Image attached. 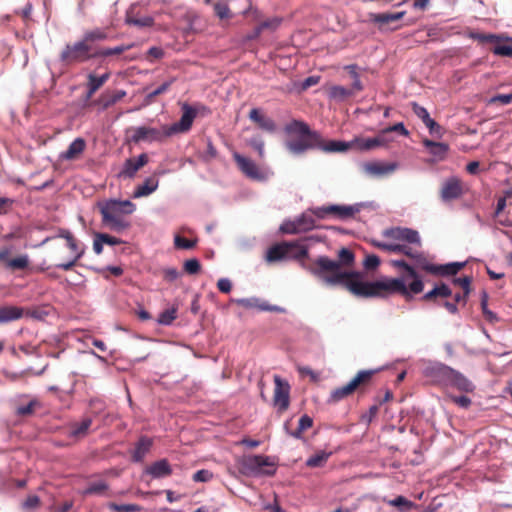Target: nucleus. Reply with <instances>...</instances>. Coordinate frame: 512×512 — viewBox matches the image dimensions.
<instances>
[{"instance_id": "nucleus-1", "label": "nucleus", "mask_w": 512, "mask_h": 512, "mask_svg": "<svg viewBox=\"0 0 512 512\" xmlns=\"http://www.w3.org/2000/svg\"><path fill=\"white\" fill-rule=\"evenodd\" d=\"M284 130L289 135L298 136L297 139L286 142V148L297 155L311 149H319L327 153L344 152L353 145L360 150L368 151L383 146L386 142L382 131L377 137L356 138L352 143L336 140L326 141L318 131L311 130L307 123L300 120H292Z\"/></svg>"}, {"instance_id": "nucleus-2", "label": "nucleus", "mask_w": 512, "mask_h": 512, "mask_svg": "<svg viewBox=\"0 0 512 512\" xmlns=\"http://www.w3.org/2000/svg\"><path fill=\"white\" fill-rule=\"evenodd\" d=\"M393 266L402 270L398 278H384L370 281V283H358L349 281L352 294L360 298H386L399 294L406 300L412 299V295L419 294L424 289V283L415 269L404 260H394Z\"/></svg>"}, {"instance_id": "nucleus-3", "label": "nucleus", "mask_w": 512, "mask_h": 512, "mask_svg": "<svg viewBox=\"0 0 512 512\" xmlns=\"http://www.w3.org/2000/svg\"><path fill=\"white\" fill-rule=\"evenodd\" d=\"M355 260L354 253L348 248H341L338 252V260H331L328 257L321 256L314 262V272L329 285H342L349 292V281L358 283H370V281H362L359 272L341 271V267H350Z\"/></svg>"}, {"instance_id": "nucleus-4", "label": "nucleus", "mask_w": 512, "mask_h": 512, "mask_svg": "<svg viewBox=\"0 0 512 512\" xmlns=\"http://www.w3.org/2000/svg\"><path fill=\"white\" fill-rule=\"evenodd\" d=\"M237 464L245 476H273L276 473V463L265 455H245L238 459Z\"/></svg>"}, {"instance_id": "nucleus-5", "label": "nucleus", "mask_w": 512, "mask_h": 512, "mask_svg": "<svg viewBox=\"0 0 512 512\" xmlns=\"http://www.w3.org/2000/svg\"><path fill=\"white\" fill-rule=\"evenodd\" d=\"M374 373L375 371L373 370L359 371L346 385L332 390L327 399V403L336 404L355 392L363 393L365 388L370 384Z\"/></svg>"}, {"instance_id": "nucleus-6", "label": "nucleus", "mask_w": 512, "mask_h": 512, "mask_svg": "<svg viewBox=\"0 0 512 512\" xmlns=\"http://www.w3.org/2000/svg\"><path fill=\"white\" fill-rule=\"evenodd\" d=\"M365 208V204L356 203L354 205L329 204L322 207L311 209L313 215L320 220L335 219L339 221L355 220V215Z\"/></svg>"}, {"instance_id": "nucleus-7", "label": "nucleus", "mask_w": 512, "mask_h": 512, "mask_svg": "<svg viewBox=\"0 0 512 512\" xmlns=\"http://www.w3.org/2000/svg\"><path fill=\"white\" fill-rule=\"evenodd\" d=\"M59 58L66 65L84 63L97 58L96 48L87 45L83 39L68 43L62 49Z\"/></svg>"}, {"instance_id": "nucleus-8", "label": "nucleus", "mask_w": 512, "mask_h": 512, "mask_svg": "<svg viewBox=\"0 0 512 512\" xmlns=\"http://www.w3.org/2000/svg\"><path fill=\"white\" fill-rule=\"evenodd\" d=\"M128 140L134 144L141 142H163L171 137L167 125H163L161 129L149 126L131 127L127 130Z\"/></svg>"}, {"instance_id": "nucleus-9", "label": "nucleus", "mask_w": 512, "mask_h": 512, "mask_svg": "<svg viewBox=\"0 0 512 512\" xmlns=\"http://www.w3.org/2000/svg\"><path fill=\"white\" fill-rule=\"evenodd\" d=\"M135 204L129 200H109L100 206L103 220L111 224H122V217L133 213Z\"/></svg>"}, {"instance_id": "nucleus-10", "label": "nucleus", "mask_w": 512, "mask_h": 512, "mask_svg": "<svg viewBox=\"0 0 512 512\" xmlns=\"http://www.w3.org/2000/svg\"><path fill=\"white\" fill-rule=\"evenodd\" d=\"M307 254L306 248L298 242H282L272 246L267 252V261L274 262L291 256L303 257Z\"/></svg>"}, {"instance_id": "nucleus-11", "label": "nucleus", "mask_w": 512, "mask_h": 512, "mask_svg": "<svg viewBox=\"0 0 512 512\" xmlns=\"http://www.w3.org/2000/svg\"><path fill=\"white\" fill-rule=\"evenodd\" d=\"M59 236L65 240V245L69 249V259L65 262L58 263L56 267L68 271L71 270L82 257L84 247L68 230H61Z\"/></svg>"}, {"instance_id": "nucleus-12", "label": "nucleus", "mask_w": 512, "mask_h": 512, "mask_svg": "<svg viewBox=\"0 0 512 512\" xmlns=\"http://www.w3.org/2000/svg\"><path fill=\"white\" fill-rule=\"evenodd\" d=\"M468 186L457 176H451L442 183L439 195L443 202L460 199L468 192Z\"/></svg>"}, {"instance_id": "nucleus-13", "label": "nucleus", "mask_w": 512, "mask_h": 512, "mask_svg": "<svg viewBox=\"0 0 512 512\" xmlns=\"http://www.w3.org/2000/svg\"><path fill=\"white\" fill-rule=\"evenodd\" d=\"M274 393L273 403L280 412L288 409L290 404V385L287 381L283 380L279 375H274Z\"/></svg>"}, {"instance_id": "nucleus-14", "label": "nucleus", "mask_w": 512, "mask_h": 512, "mask_svg": "<svg viewBox=\"0 0 512 512\" xmlns=\"http://www.w3.org/2000/svg\"><path fill=\"white\" fill-rule=\"evenodd\" d=\"M452 368L442 363H432L424 368V376L431 382L443 386H448Z\"/></svg>"}, {"instance_id": "nucleus-15", "label": "nucleus", "mask_w": 512, "mask_h": 512, "mask_svg": "<svg viewBox=\"0 0 512 512\" xmlns=\"http://www.w3.org/2000/svg\"><path fill=\"white\" fill-rule=\"evenodd\" d=\"M197 116V111L188 104L182 105V116L180 120L172 125H167L170 136L188 132Z\"/></svg>"}, {"instance_id": "nucleus-16", "label": "nucleus", "mask_w": 512, "mask_h": 512, "mask_svg": "<svg viewBox=\"0 0 512 512\" xmlns=\"http://www.w3.org/2000/svg\"><path fill=\"white\" fill-rule=\"evenodd\" d=\"M233 159L236 162L240 171L246 177L254 180H260L263 178V174L261 173L259 167L251 159L244 157L237 152L233 154Z\"/></svg>"}, {"instance_id": "nucleus-17", "label": "nucleus", "mask_w": 512, "mask_h": 512, "mask_svg": "<svg viewBox=\"0 0 512 512\" xmlns=\"http://www.w3.org/2000/svg\"><path fill=\"white\" fill-rule=\"evenodd\" d=\"M148 163V156L142 153L138 158H128L123 164L122 170L119 172V178H133L136 173Z\"/></svg>"}, {"instance_id": "nucleus-18", "label": "nucleus", "mask_w": 512, "mask_h": 512, "mask_svg": "<svg viewBox=\"0 0 512 512\" xmlns=\"http://www.w3.org/2000/svg\"><path fill=\"white\" fill-rule=\"evenodd\" d=\"M249 119L265 132L274 133L277 130L275 121L258 108L250 110Z\"/></svg>"}, {"instance_id": "nucleus-19", "label": "nucleus", "mask_w": 512, "mask_h": 512, "mask_svg": "<svg viewBox=\"0 0 512 512\" xmlns=\"http://www.w3.org/2000/svg\"><path fill=\"white\" fill-rule=\"evenodd\" d=\"M126 96V92L124 90H116V91H105L103 92L98 99L93 101L91 105L99 106L101 110H106L109 107L116 104L122 98Z\"/></svg>"}, {"instance_id": "nucleus-20", "label": "nucleus", "mask_w": 512, "mask_h": 512, "mask_svg": "<svg viewBox=\"0 0 512 512\" xmlns=\"http://www.w3.org/2000/svg\"><path fill=\"white\" fill-rule=\"evenodd\" d=\"M464 266L465 262H452L445 265L425 264L422 268L434 275H455Z\"/></svg>"}, {"instance_id": "nucleus-21", "label": "nucleus", "mask_w": 512, "mask_h": 512, "mask_svg": "<svg viewBox=\"0 0 512 512\" xmlns=\"http://www.w3.org/2000/svg\"><path fill=\"white\" fill-rule=\"evenodd\" d=\"M153 446V439L148 436H141L131 450V459L133 462H142L145 456L150 452Z\"/></svg>"}, {"instance_id": "nucleus-22", "label": "nucleus", "mask_w": 512, "mask_h": 512, "mask_svg": "<svg viewBox=\"0 0 512 512\" xmlns=\"http://www.w3.org/2000/svg\"><path fill=\"white\" fill-rule=\"evenodd\" d=\"M384 235L391 236L395 239L404 240L409 243H419L418 232L409 228H401L400 226L392 227L385 230Z\"/></svg>"}, {"instance_id": "nucleus-23", "label": "nucleus", "mask_w": 512, "mask_h": 512, "mask_svg": "<svg viewBox=\"0 0 512 512\" xmlns=\"http://www.w3.org/2000/svg\"><path fill=\"white\" fill-rule=\"evenodd\" d=\"M86 149V141L83 138H76L67 148L60 154L61 160L74 161L80 158Z\"/></svg>"}, {"instance_id": "nucleus-24", "label": "nucleus", "mask_w": 512, "mask_h": 512, "mask_svg": "<svg viewBox=\"0 0 512 512\" xmlns=\"http://www.w3.org/2000/svg\"><path fill=\"white\" fill-rule=\"evenodd\" d=\"M25 315V309L14 305H0V324L9 323L21 319Z\"/></svg>"}, {"instance_id": "nucleus-25", "label": "nucleus", "mask_w": 512, "mask_h": 512, "mask_svg": "<svg viewBox=\"0 0 512 512\" xmlns=\"http://www.w3.org/2000/svg\"><path fill=\"white\" fill-rule=\"evenodd\" d=\"M145 471L153 478H164L172 474L171 465L166 459H161L152 463Z\"/></svg>"}, {"instance_id": "nucleus-26", "label": "nucleus", "mask_w": 512, "mask_h": 512, "mask_svg": "<svg viewBox=\"0 0 512 512\" xmlns=\"http://www.w3.org/2000/svg\"><path fill=\"white\" fill-rule=\"evenodd\" d=\"M448 386H453L458 390L467 393L473 392L475 388L473 383L468 378L454 369L452 370V375H450Z\"/></svg>"}, {"instance_id": "nucleus-27", "label": "nucleus", "mask_w": 512, "mask_h": 512, "mask_svg": "<svg viewBox=\"0 0 512 512\" xmlns=\"http://www.w3.org/2000/svg\"><path fill=\"white\" fill-rule=\"evenodd\" d=\"M92 425V419L87 417L80 422H73L69 425V436L73 438H83L88 434Z\"/></svg>"}, {"instance_id": "nucleus-28", "label": "nucleus", "mask_w": 512, "mask_h": 512, "mask_svg": "<svg viewBox=\"0 0 512 512\" xmlns=\"http://www.w3.org/2000/svg\"><path fill=\"white\" fill-rule=\"evenodd\" d=\"M423 145L429 150L430 154L435 156L437 160H443L449 151V145L443 142H435L432 140H423Z\"/></svg>"}, {"instance_id": "nucleus-29", "label": "nucleus", "mask_w": 512, "mask_h": 512, "mask_svg": "<svg viewBox=\"0 0 512 512\" xmlns=\"http://www.w3.org/2000/svg\"><path fill=\"white\" fill-rule=\"evenodd\" d=\"M119 243H121V241L116 237H113V236H111L109 234H105V233H98L95 235V238H94L93 250L96 254L99 255L102 253L104 244L113 246V245H117Z\"/></svg>"}, {"instance_id": "nucleus-30", "label": "nucleus", "mask_w": 512, "mask_h": 512, "mask_svg": "<svg viewBox=\"0 0 512 512\" xmlns=\"http://www.w3.org/2000/svg\"><path fill=\"white\" fill-rule=\"evenodd\" d=\"M237 304L245 308H256L260 311H278V307L269 305L257 298H245L237 300Z\"/></svg>"}, {"instance_id": "nucleus-31", "label": "nucleus", "mask_w": 512, "mask_h": 512, "mask_svg": "<svg viewBox=\"0 0 512 512\" xmlns=\"http://www.w3.org/2000/svg\"><path fill=\"white\" fill-rule=\"evenodd\" d=\"M289 424H290V421H287L284 425V428L285 430L294 438L296 439H301L302 438V434L304 431H306L307 429L311 428L313 426V419L308 416V415H303L300 419H299V423H298V428L294 431H289Z\"/></svg>"}, {"instance_id": "nucleus-32", "label": "nucleus", "mask_w": 512, "mask_h": 512, "mask_svg": "<svg viewBox=\"0 0 512 512\" xmlns=\"http://www.w3.org/2000/svg\"><path fill=\"white\" fill-rule=\"evenodd\" d=\"M159 181L156 177L152 176L143 182V184L139 185L134 191V197H143L148 196L152 192H154L158 187Z\"/></svg>"}, {"instance_id": "nucleus-33", "label": "nucleus", "mask_w": 512, "mask_h": 512, "mask_svg": "<svg viewBox=\"0 0 512 512\" xmlns=\"http://www.w3.org/2000/svg\"><path fill=\"white\" fill-rule=\"evenodd\" d=\"M405 11L397 12V13H377L371 15V20L374 23H378L380 25H388L395 21L402 19L405 15Z\"/></svg>"}, {"instance_id": "nucleus-34", "label": "nucleus", "mask_w": 512, "mask_h": 512, "mask_svg": "<svg viewBox=\"0 0 512 512\" xmlns=\"http://www.w3.org/2000/svg\"><path fill=\"white\" fill-rule=\"evenodd\" d=\"M332 455V452H326L323 450L317 451L314 455L310 456L306 460V466L310 468H320L323 467L330 456Z\"/></svg>"}, {"instance_id": "nucleus-35", "label": "nucleus", "mask_w": 512, "mask_h": 512, "mask_svg": "<svg viewBox=\"0 0 512 512\" xmlns=\"http://www.w3.org/2000/svg\"><path fill=\"white\" fill-rule=\"evenodd\" d=\"M328 96L331 99L343 101L353 96V89L345 88L340 85H333L328 89Z\"/></svg>"}, {"instance_id": "nucleus-36", "label": "nucleus", "mask_w": 512, "mask_h": 512, "mask_svg": "<svg viewBox=\"0 0 512 512\" xmlns=\"http://www.w3.org/2000/svg\"><path fill=\"white\" fill-rule=\"evenodd\" d=\"M107 38V33L105 30L101 28H95L92 30H88L83 34L82 39L84 42L89 45L93 46L94 42L103 41Z\"/></svg>"}, {"instance_id": "nucleus-37", "label": "nucleus", "mask_w": 512, "mask_h": 512, "mask_svg": "<svg viewBox=\"0 0 512 512\" xmlns=\"http://www.w3.org/2000/svg\"><path fill=\"white\" fill-rule=\"evenodd\" d=\"M134 47V44H127V45H119L114 48H96V54L98 57H108L112 55H120L125 51H128Z\"/></svg>"}, {"instance_id": "nucleus-38", "label": "nucleus", "mask_w": 512, "mask_h": 512, "mask_svg": "<svg viewBox=\"0 0 512 512\" xmlns=\"http://www.w3.org/2000/svg\"><path fill=\"white\" fill-rule=\"evenodd\" d=\"M469 38L477 41L480 44L485 43H498L501 41V36L497 34H491V33H480V32H471L469 34Z\"/></svg>"}, {"instance_id": "nucleus-39", "label": "nucleus", "mask_w": 512, "mask_h": 512, "mask_svg": "<svg viewBox=\"0 0 512 512\" xmlns=\"http://www.w3.org/2000/svg\"><path fill=\"white\" fill-rule=\"evenodd\" d=\"M177 312V306L168 308L159 314L157 322L161 325H171L173 321L177 318Z\"/></svg>"}, {"instance_id": "nucleus-40", "label": "nucleus", "mask_w": 512, "mask_h": 512, "mask_svg": "<svg viewBox=\"0 0 512 512\" xmlns=\"http://www.w3.org/2000/svg\"><path fill=\"white\" fill-rule=\"evenodd\" d=\"M213 10L215 15L221 20H228L233 16L228 4L222 1L214 3Z\"/></svg>"}, {"instance_id": "nucleus-41", "label": "nucleus", "mask_w": 512, "mask_h": 512, "mask_svg": "<svg viewBox=\"0 0 512 512\" xmlns=\"http://www.w3.org/2000/svg\"><path fill=\"white\" fill-rule=\"evenodd\" d=\"M40 407V403L36 399H32L26 405H19L16 408V415L21 417H27L34 414L35 409Z\"/></svg>"}, {"instance_id": "nucleus-42", "label": "nucleus", "mask_w": 512, "mask_h": 512, "mask_svg": "<svg viewBox=\"0 0 512 512\" xmlns=\"http://www.w3.org/2000/svg\"><path fill=\"white\" fill-rule=\"evenodd\" d=\"M109 486L105 481L92 482L83 491L84 495H102L108 490Z\"/></svg>"}, {"instance_id": "nucleus-43", "label": "nucleus", "mask_w": 512, "mask_h": 512, "mask_svg": "<svg viewBox=\"0 0 512 512\" xmlns=\"http://www.w3.org/2000/svg\"><path fill=\"white\" fill-rule=\"evenodd\" d=\"M29 265V259L27 255H21L19 257L8 259L6 262V267L11 270H24Z\"/></svg>"}, {"instance_id": "nucleus-44", "label": "nucleus", "mask_w": 512, "mask_h": 512, "mask_svg": "<svg viewBox=\"0 0 512 512\" xmlns=\"http://www.w3.org/2000/svg\"><path fill=\"white\" fill-rule=\"evenodd\" d=\"M109 77H110L109 73H105L101 76L89 74L87 86L90 87L91 90H94L95 92H97L104 85V83L109 79Z\"/></svg>"}, {"instance_id": "nucleus-45", "label": "nucleus", "mask_w": 512, "mask_h": 512, "mask_svg": "<svg viewBox=\"0 0 512 512\" xmlns=\"http://www.w3.org/2000/svg\"><path fill=\"white\" fill-rule=\"evenodd\" d=\"M282 23V18L281 17H271V18H268V19H265V20H260L259 22V27L262 31H275L279 28V26L281 25Z\"/></svg>"}, {"instance_id": "nucleus-46", "label": "nucleus", "mask_w": 512, "mask_h": 512, "mask_svg": "<svg viewBox=\"0 0 512 512\" xmlns=\"http://www.w3.org/2000/svg\"><path fill=\"white\" fill-rule=\"evenodd\" d=\"M108 508L115 512H139L141 507L137 504H117L114 502L108 503Z\"/></svg>"}, {"instance_id": "nucleus-47", "label": "nucleus", "mask_w": 512, "mask_h": 512, "mask_svg": "<svg viewBox=\"0 0 512 512\" xmlns=\"http://www.w3.org/2000/svg\"><path fill=\"white\" fill-rule=\"evenodd\" d=\"M365 168L366 171L375 175H382L393 170V167H388L380 163H368Z\"/></svg>"}, {"instance_id": "nucleus-48", "label": "nucleus", "mask_w": 512, "mask_h": 512, "mask_svg": "<svg viewBox=\"0 0 512 512\" xmlns=\"http://www.w3.org/2000/svg\"><path fill=\"white\" fill-rule=\"evenodd\" d=\"M492 53L497 56L512 57V45L495 43V46L491 49Z\"/></svg>"}, {"instance_id": "nucleus-49", "label": "nucleus", "mask_w": 512, "mask_h": 512, "mask_svg": "<svg viewBox=\"0 0 512 512\" xmlns=\"http://www.w3.org/2000/svg\"><path fill=\"white\" fill-rule=\"evenodd\" d=\"M481 308H482L483 315L488 322L495 323L498 321L497 315L488 309L486 293H484L483 298L481 300Z\"/></svg>"}, {"instance_id": "nucleus-50", "label": "nucleus", "mask_w": 512, "mask_h": 512, "mask_svg": "<svg viewBox=\"0 0 512 512\" xmlns=\"http://www.w3.org/2000/svg\"><path fill=\"white\" fill-rule=\"evenodd\" d=\"M183 268L187 274L195 275L200 272L201 264L196 258H192L184 262Z\"/></svg>"}, {"instance_id": "nucleus-51", "label": "nucleus", "mask_w": 512, "mask_h": 512, "mask_svg": "<svg viewBox=\"0 0 512 512\" xmlns=\"http://www.w3.org/2000/svg\"><path fill=\"white\" fill-rule=\"evenodd\" d=\"M391 506L399 507L401 510H409L414 506V503L406 499L404 496H397L395 499L390 500Z\"/></svg>"}, {"instance_id": "nucleus-52", "label": "nucleus", "mask_w": 512, "mask_h": 512, "mask_svg": "<svg viewBox=\"0 0 512 512\" xmlns=\"http://www.w3.org/2000/svg\"><path fill=\"white\" fill-rule=\"evenodd\" d=\"M174 244L178 249H192L196 245V241L176 235L174 238Z\"/></svg>"}, {"instance_id": "nucleus-53", "label": "nucleus", "mask_w": 512, "mask_h": 512, "mask_svg": "<svg viewBox=\"0 0 512 512\" xmlns=\"http://www.w3.org/2000/svg\"><path fill=\"white\" fill-rule=\"evenodd\" d=\"M243 15L250 18L253 22H260L262 19V12L252 4H249L248 8L243 11Z\"/></svg>"}, {"instance_id": "nucleus-54", "label": "nucleus", "mask_w": 512, "mask_h": 512, "mask_svg": "<svg viewBox=\"0 0 512 512\" xmlns=\"http://www.w3.org/2000/svg\"><path fill=\"white\" fill-rule=\"evenodd\" d=\"M411 106H412V110H413L414 114L418 118H420L424 124L431 118L427 109L420 106L418 103L412 102Z\"/></svg>"}, {"instance_id": "nucleus-55", "label": "nucleus", "mask_w": 512, "mask_h": 512, "mask_svg": "<svg viewBox=\"0 0 512 512\" xmlns=\"http://www.w3.org/2000/svg\"><path fill=\"white\" fill-rule=\"evenodd\" d=\"M218 155L216 147L213 145L212 141L210 139H207L206 142V150L203 153V159L206 162H210L211 160L215 159Z\"/></svg>"}, {"instance_id": "nucleus-56", "label": "nucleus", "mask_w": 512, "mask_h": 512, "mask_svg": "<svg viewBox=\"0 0 512 512\" xmlns=\"http://www.w3.org/2000/svg\"><path fill=\"white\" fill-rule=\"evenodd\" d=\"M41 500L36 495H30L27 499L22 503V508L25 510H35L40 507Z\"/></svg>"}, {"instance_id": "nucleus-57", "label": "nucleus", "mask_w": 512, "mask_h": 512, "mask_svg": "<svg viewBox=\"0 0 512 512\" xmlns=\"http://www.w3.org/2000/svg\"><path fill=\"white\" fill-rule=\"evenodd\" d=\"M380 265V258L375 254L367 255L363 266L366 270H375Z\"/></svg>"}, {"instance_id": "nucleus-58", "label": "nucleus", "mask_w": 512, "mask_h": 512, "mask_svg": "<svg viewBox=\"0 0 512 512\" xmlns=\"http://www.w3.org/2000/svg\"><path fill=\"white\" fill-rule=\"evenodd\" d=\"M212 478H213V473L206 469L198 470L192 476V479L195 482H208Z\"/></svg>"}, {"instance_id": "nucleus-59", "label": "nucleus", "mask_w": 512, "mask_h": 512, "mask_svg": "<svg viewBox=\"0 0 512 512\" xmlns=\"http://www.w3.org/2000/svg\"><path fill=\"white\" fill-rule=\"evenodd\" d=\"M382 402H380L379 404H375V405H372L368 412L363 414L361 416V421L367 425H369L372 420L376 417V415L378 414L379 412V405L381 404Z\"/></svg>"}, {"instance_id": "nucleus-60", "label": "nucleus", "mask_w": 512, "mask_h": 512, "mask_svg": "<svg viewBox=\"0 0 512 512\" xmlns=\"http://www.w3.org/2000/svg\"><path fill=\"white\" fill-rule=\"evenodd\" d=\"M508 105L512 103V92L508 94H497L490 98L489 104Z\"/></svg>"}, {"instance_id": "nucleus-61", "label": "nucleus", "mask_w": 512, "mask_h": 512, "mask_svg": "<svg viewBox=\"0 0 512 512\" xmlns=\"http://www.w3.org/2000/svg\"><path fill=\"white\" fill-rule=\"evenodd\" d=\"M173 83V79L170 80V81H166L164 82L162 85H160L158 88H156L155 90L149 92L147 94V99L149 101H151L153 98H155L156 96H159L163 93H165L171 86V84Z\"/></svg>"}, {"instance_id": "nucleus-62", "label": "nucleus", "mask_w": 512, "mask_h": 512, "mask_svg": "<svg viewBox=\"0 0 512 512\" xmlns=\"http://www.w3.org/2000/svg\"><path fill=\"white\" fill-rule=\"evenodd\" d=\"M472 278L469 276L460 277V278H454L453 284L461 287L466 294L470 293V286H471Z\"/></svg>"}, {"instance_id": "nucleus-63", "label": "nucleus", "mask_w": 512, "mask_h": 512, "mask_svg": "<svg viewBox=\"0 0 512 512\" xmlns=\"http://www.w3.org/2000/svg\"><path fill=\"white\" fill-rule=\"evenodd\" d=\"M14 203V199L8 197H0V215H4L10 212Z\"/></svg>"}, {"instance_id": "nucleus-64", "label": "nucleus", "mask_w": 512, "mask_h": 512, "mask_svg": "<svg viewBox=\"0 0 512 512\" xmlns=\"http://www.w3.org/2000/svg\"><path fill=\"white\" fill-rule=\"evenodd\" d=\"M162 274L163 278L168 282H174L180 276L179 271L174 267L164 268Z\"/></svg>"}]
</instances>
